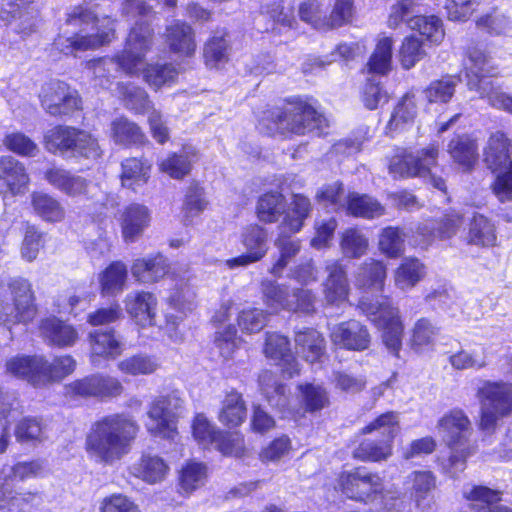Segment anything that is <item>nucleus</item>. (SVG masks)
Returning a JSON list of instances; mask_svg holds the SVG:
<instances>
[{"instance_id": "1", "label": "nucleus", "mask_w": 512, "mask_h": 512, "mask_svg": "<svg viewBox=\"0 0 512 512\" xmlns=\"http://www.w3.org/2000/svg\"><path fill=\"white\" fill-rule=\"evenodd\" d=\"M257 128L268 137L283 140L307 135L324 138L329 134L330 120L316 97L292 94L265 109Z\"/></svg>"}, {"instance_id": "2", "label": "nucleus", "mask_w": 512, "mask_h": 512, "mask_svg": "<svg viewBox=\"0 0 512 512\" xmlns=\"http://www.w3.org/2000/svg\"><path fill=\"white\" fill-rule=\"evenodd\" d=\"M139 431V424L130 415L123 412L107 414L92 422L84 449L90 459L112 465L130 452Z\"/></svg>"}, {"instance_id": "3", "label": "nucleus", "mask_w": 512, "mask_h": 512, "mask_svg": "<svg viewBox=\"0 0 512 512\" xmlns=\"http://www.w3.org/2000/svg\"><path fill=\"white\" fill-rule=\"evenodd\" d=\"M437 429L449 454L441 462L442 473L451 479H457L468 466L471 457L478 453V444L473 440L472 422L467 413L454 407L445 412L437 421Z\"/></svg>"}, {"instance_id": "4", "label": "nucleus", "mask_w": 512, "mask_h": 512, "mask_svg": "<svg viewBox=\"0 0 512 512\" xmlns=\"http://www.w3.org/2000/svg\"><path fill=\"white\" fill-rule=\"evenodd\" d=\"M5 367L14 377L27 381L35 388H42L72 375L77 362L69 354L56 355L51 360L44 355H16L6 361Z\"/></svg>"}, {"instance_id": "5", "label": "nucleus", "mask_w": 512, "mask_h": 512, "mask_svg": "<svg viewBox=\"0 0 512 512\" xmlns=\"http://www.w3.org/2000/svg\"><path fill=\"white\" fill-rule=\"evenodd\" d=\"M357 307L359 311L380 332L383 345L395 358H400L405 334V324L400 308L390 295L362 297Z\"/></svg>"}, {"instance_id": "6", "label": "nucleus", "mask_w": 512, "mask_h": 512, "mask_svg": "<svg viewBox=\"0 0 512 512\" xmlns=\"http://www.w3.org/2000/svg\"><path fill=\"white\" fill-rule=\"evenodd\" d=\"M381 431L380 439H362L352 450V458L363 463H380L387 461L394 450V442L401 431L399 415L396 411H385L361 429L358 434L366 436Z\"/></svg>"}, {"instance_id": "7", "label": "nucleus", "mask_w": 512, "mask_h": 512, "mask_svg": "<svg viewBox=\"0 0 512 512\" xmlns=\"http://www.w3.org/2000/svg\"><path fill=\"white\" fill-rule=\"evenodd\" d=\"M43 146L47 152L61 157H74L97 161L104 151L98 138L77 126L56 124L46 131Z\"/></svg>"}, {"instance_id": "8", "label": "nucleus", "mask_w": 512, "mask_h": 512, "mask_svg": "<svg viewBox=\"0 0 512 512\" xmlns=\"http://www.w3.org/2000/svg\"><path fill=\"white\" fill-rule=\"evenodd\" d=\"M475 396L480 404L477 429L485 436L494 435L499 422L512 416V382L484 380Z\"/></svg>"}, {"instance_id": "9", "label": "nucleus", "mask_w": 512, "mask_h": 512, "mask_svg": "<svg viewBox=\"0 0 512 512\" xmlns=\"http://www.w3.org/2000/svg\"><path fill=\"white\" fill-rule=\"evenodd\" d=\"M483 162L495 176L491 192L501 202L512 201V140L507 133L495 131L483 148Z\"/></svg>"}, {"instance_id": "10", "label": "nucleus", "mask_w": 512, "mask_h": 512, "mask_svg": "<svg viewBox=\"0 0 512 512\" xmlns=\"http://www.w3.org/2000/svg\"><path fill=\"white\" fill-rule=\"evenodd\" d=\"M7 287L11 301L0 303V323L10 330L33 324L39 315V304L31 281L14 277L8 281Z\"/></svg>"}, {"instance_id": "11", "label": "nucleus", "mask_w": 512, "mask_h": 512, "mask_svg": "<svg viewBox=\"0 0 512 512\" xmlns=\"http://www.w3.org/2000/svg\"><path fill=\"white\" fill-rule=\"evenodd\" d=\"M191 435L200 448H214L224 457L242 458L247 453L245 436L242 433L218 428L204 413L193 416Z\"/></svg>"}, {"instance_id": "12", "label": "nucleus", "mask_w": 512, "mask_h": 512, "mask_svg": "<svg viewBox=\"0 0 512 512\" xmlns=\"http://www.w3.org/2000/svg\"><path fill=\"white\" fill-rule=\"evenodd\" d=\"M333 489L348 500L367 504L383 496L385 481L376 471L365 466H354L336 474Z\"/></svg>"}, {"instance_id": "13", "label": "nucleus", "mask_w": 512, "mask_h": 512, "mask_svg": "<svg viewBox=\"0 0 512 512\" xmlns=\"http://www.w3.org/2000/svg\"><path fill=\"white\" fill-rule=\"evenodd\" d=\"M155 31L148 20H137L129 29L122 50L114 54L113 62L129 76L138 75L139 66L154 44Z\"/></svg>"}, {"instance_id": "14", "label": "nucleus", "mask_w": 512, "mask_h": 512, "mask_svg": "<svg viewBox=\"0 0 512 512\" xmlns=\"http://www.w3.org/2000/svg\"><path fill=\"white\" fill-rule=\"evenodd\" d=\"M124 386L120 379L105 373H92L76 378L63 387V396L69 402L90 399L111 400L122 396Z\"/></svg>"}, {"instance_id": "15", "label": "nucleus", "mask_w": 512, "mask_h": 512, "mask_svg": "<svg viewBox=\"0 0 512 512\" xmlns=\"http://www.w3.org/2000/svg\"><path fill=\"white\" fill-rule=\"evenodd\" d=\"M40 103L46 113L56 118L73 117L83 110L79 91L61 80L47 84L40 95Z\"/></svg>"}, {"instance_id": "16", "label": "nucleus", "mask_w": 512, "mask_h": 512, "mask_svg": "<svg viewBox=\"0 0 512 512\" xmlns=\"http://www.w3.org/2000/svg\"><path fill=\"white\" fill-rule=\"evenodd\" d=\"M147 416L154 425L149 429L152 436L174 441L178 435L179 416L172 409L170 394L158 395L149 403Z\"/></svg>"}, {"instance_id": "17", "label": "nucleus", "mask_w": 512, "mask_h": 512, "mask_svg": "<svg viewBox=\"0 0 512 512\" xmlns=\"http://www.w3.org/2000/svg\"><path fill=\"white\" fill-rule=\"evenodd\" d=\"M37 330L42 341L50 348H71L80 339L74 324L54 314L42 317L38 321Z\"/></svg>"}, {"instance_id": "18", "label": "nucleus", "mask_w": 512, "mask_h": 512, "mask_svg": "<svg viewBox=\"0 0 512 512\" xmlns=\"http://www.w3.org/2000/svg\"><path fill=\"white\" fill-rule=\"evenodd\" d=\"M264 336L262 349L264 356L281 367V374L284 378L291 379L298 376L300 368L291 350L289 338L272 331H267Z\"/></svg>"}, {"instance_id": "19", "label": "nucleus", "mask_w": 512, "mask_h": 512, "mask_svg": "<svg viewBox=\"0 0 512 512\" xmlns=\"http://www.w3.org/2000/svg\"><path fill=\"white\" fill-rule=\"evenodd\" d=\"M267 239L264 227L257 223L247 225L241 234V243L246 252L226 260V265L233 269L261 261L268 252Z\"/></svg>"}, {"instance_id": "20", "label": "nucleus", "mask_w": 512, "mask_h": 512, "mask_svg": "<svg viewBox=\"0 0 512 512\" xmlns=\"http://www.w3.org/2000/svg\"><path fill=\"white\" fill-rule=\"evenodd\" d=\"M118 222L124 243L131 244L143 237L152 222V212L143 203L131 202L119 212Z\"/></svg>"}, {"instance_id": "21", "label": "nucleus", "mask_w": 512, "mask_h": 512, "mask_svg": "<svg viewBox=\"0 0 512 512\" xmlns=\"http://www.w3.org/2000/svg\"><path fill=\"white\" fill-rule=\"evenodd\" d=\"M335 346L347 351L362 352L371 345V334L368 327L355 319L336 324L330 333Z\"/></svg>"}, {"instance_id": "22", "label": "nucleus", "mask_w": 512, "mask_h": 512, "mask_svg": "<svg viewBox=\"0 0 512 512\" xmlns=\"http://www.w3.org/2000/svg\"><path fill=\"white\" fill-rule=\"evenodd\" d=\"M327 273L322 283L324 300L328 305L339 307L349 301L351 287L345 265L334 260L325 266Z\"/></svg>"}, {"instance_id": "23", "label": "nucleus", "mask_w": 512, "mask_h": 512, "mask_svg": "<svg viewBox=\"0 0 512 512\" xmlns=\"http://www.w3.org/2000/svg\"><path fill=\"white\" fill-rule=\"evenodd\" d=\"M130 319L140 328L156 325L158 299L150 291L139 290L128 294L124 300Z\"/></svg>"}, {"instance_id": "24", "label": "nucleus", "mask_w": 512, "mask_h": 512, "mask_svg": "<svg viewBox=\"0 0 512 512\" xmlns=\"http://www.w3.org/2000/svg\"><path fill=\"white\" fill-rule=\"evenodd\" d=\"M164 42L168 50L180 58H193L197 41L193 27L184 20H174L165 27Z\"/></svg>"}, {"instance_id": "25", "label": "nucleus", "mask_w": 512, "mask_h": 512, "mask_svg": "<svg viewBox=\"0 0 512 512\" xmlns=\"http://www.w3.org/2000/svg\"><path fill=\"white\" fill-rule=\"evenodd\" d=\"M152 163L144 156H130L120 162L118 178L122 188L133 193L147 185L151 179Z\"/></svg>"}, {"instance_id": "26", "label": "nucleus", "mask_w": 512, "mask_h": 512, "mask_svg": "<svg viewBox=\"0 0 512 512\" xmlns=\"http://www.w3.org/2000/svg\"><path fill=\"white\" fill-rule=\"evenodd\" d=\"M465 242L481 249L497 247L498 232L495 221L483 213L474 212L467 224Z\"/></svg>"}, {"instance_id": "27", "label": "nucleus", "mask_w": 512, "mask_h": 512, "mask_svg": "<svg viewBox=\"0 0 512 512\" xmlns=\"http://www.w3.org/2000/svg\"><path fill=\"white\" fill-rule=\"evenodd\" d=\"M247 414L248 408L243 394L235 388L226 391L217 412V419L225 430L231 431L241 427L247 419Z\"/></svg>"}, {"instance_id": "28", "label": "nucleus", "mask_w": 512, "mask_h": 512, "mask_svg": "<svg viewBox=\"0 0 512 512\" xmlns=\"http://www.w3.org/2000/svg\"><path fill=\"white\" fill-rule=\"evenodd\" d=\"M447 152L463 172H472L479 161L478 143L467 133L454 135L447 145Z\"/></svg>"}, {"instance_id": "29", "label": "nucleus", "mask_w": 512, "mask_h": 512, "mask_svg": "<svg viewBox=\"0 0 512 512\" xmlns=\"http://www.w3.org/2000/svg\"><path fill=\"white\" fill-rule=\"evenodd\" d=\"M463 498L474 512H512V507L500 504L503 492L486 485H473Z\"/></svg>"}, {"instance_id": "30", "label": "nucleus", "mask_w": 512, "mask_h": 512, "mask_svg": "<svg viewBox=\"0 0 512 512\" xmlns=\"http://www.w3.org/2000/svg\"><path fill=\"white\" fill-rule=\"evenodd\" d=\"M467 57L471 63V66L466 69L468 83L482 93L485 91L484 80L499 76L498 66L491 62L489 55L484 50L476 47L467 50Z\"/></svg>"}, {"instance_id": "31", "label": "nucleus", "mask_w": 512, "mask_h": 512, "mask_svg": "<svg viewBox=\"0 0 512 512\" xmlns=\"http://www.w3.org/2000/svg\"><path fill=\"white\" fill-rule=\"evenodd\" d=\"M464 223L462 214L451 211L433 220L432 226L423 225L418 228V234L426 245L435 240H448L457 235Z\"/></svg>"}, {"instance_id": "32", "label": "nucleus", "mask_w": 512, "mask_h": 512, "mask_svg": "<svg viewBox=\"0 0 512 512\" xmlns=\"http://www.w3.org/2000/svg\"><path fill=\"white\" fill-rule=\"evenodd\" d=\"M169 269L166 257L159 252L137 258L131 265L133 277L143 284L157 283L169 273Z\"/></svg>"}, {"instance_id": "33", "label": "nucleus", "mask_w": 512, "mask_h": 512, "mask_svg": "<svg viewBox=\"0 0 512 512\" xmlns=\"http://www.w3.org/2000/svg\"><path fill=\"white\" fill-rule=\"evenodd\" d=\"M417 96L414 90L405 92L393 108L391 116L386 124V134L394 137L395 134L411 126L417 117Z\"/></svg>"}, {"instance_id": "34", "label": "nucleus", "mask_w": 512, "mask_h": 512, "mask_svg": "<svg viewBox=\"0 0 512 512\" xmlns=\"http://www.w3.org/2000/svg\"><path fill=\"white\" fill-rule=\"evenodd\" d=\"M231 43L226 28L216 29L204 42L202 58L206 67L219 69L230 60Z\"/></svg>"}, {"instance_id": "35", "label": "nucleus", "mask_w": 512, "mask_h": 512, "mask_svg": "<svg viewBox=\"0 0 512 512\" xmlns=\"http://www.w3.org/2000/svg\"><path fill=\"white\" fill-rule=\"evenodd\" d=\"M115 20H109L108 25L98 29L93 34L82 35L75 33L66 38V54H74L78 51L96 50L110 44L116 38Z\"/></svg>"}, {"instance_id": "36", "label": "nucleus", "mask_w": 512, "mask_h": 512, "mask_svg": "<svg viewBox=\"0 0 512 512\" xmlns=\"http://www.w3.org/2000/svg\"><path fill=\"white\" fill-rule=\"evenodd\" d=\"M30 182L25 165L10 155L0 156V183L12 195L19 194Z\"/></svg>"}, {"instance_id": "37", "label": "nucleus", "mask_w": 512, "mask_h": 512, "mask_svg": "<svg viewBox=\"0 0 512 512\" xmlns=\"http://www.w3.org/2000/svg\"><path fill=\"white\" fill-rule=\"evenodd\" d=\"M47 182L70 197L86 195L89 188V180L72 174L70 171L61 167H50L45 171Z\"/></svg>"}, {"instance_id": "38", "label": "nucleus", "mask_w": 512, "mask_h": 512, "mask_svg": "<svg viewBox=\"0 0 512 512\" xmlns=\"http://www.w3.org/2000/svg\"><path fill=\"white\" fill-rule=\"evenodd\" d=\"M110 136L115 144L125 148L143 147L148 143L142 128L125 116H119L112 120Z\"/></svg>"}, {"instance_id": "39", "label": "nucleus", "mask_w": 512, "mask_h": 512, "mask_svg": "<svg viewBox=\"0 0 512 512\" xmlns=\"http://www.w3.org/2000/svg\"><path fill=\"white\" fill-rule=\"evenodd\" d=\"M91 354L98 358L115 359L122 354L123 344L114 328L96 329L89 333Z\"/></svg>"}, {"instance_id": "40", "label": "nucleus", "mask_w": 512, "mask_h": 512, "mask_svg": "<svg viewBox=\"0 0 512 512\" xmlns=\"http://www.w3.org/2000/svg\"><path fill=\"white\" fill-rule=\"evenodd\" d=\"M346 214L354 218L373 220L386 214L385 206L366 193L351 192L346 197Z\"/></svg>"}, {"instance_id": "41", "label": "nucleus", "mask_w": 512, "mask_h": 512, "mask_svg": "<svg viewBox=\"0 0 512 512\" xmlns=\"http://www.w3.org/2000/svg\"><path fill=\"white\" fill-rule=\"evenodd\" d=\"M387 279V265L383 260L369 258L361 263L356 273V285L363 291L382 292Z\"/></svg>"}, {"instance_id": "42", "label": "nucleus", "mask_w": 512, "mask_h": 512, "mask_svg": "<svg viewBox=\"0 0 512 512\" xmlns=\"http://www.w3.org/2000/svg\"><path fill=\"white\" fill-rule=\"evenodd\" d=\"M439 146L437 143H431L422 148L418 155H414L415 168L419 171L417 178H429L430 184L443 194H447L448 189L446 180L442 176L432 173V168L438 165Z\"/></svg>"}, {"instance_id": "43", "label": "nucleus", "mask_w": 512, "mask_h": 512, "mask_svg": "<svg viewBox=\"0 0 512 512\" xmlns=\"http://www.w3.org/2000/svg\"><path fill=\"white\" fill-rule=\"evenodd\" d=\"M128 278L127 265L115 260L110 262L99 274V292L103 297L116 296L121 293Z\"/></svg>"}, {"instance_id": "44", "label": "nucleus", "mask_w": 512, "mask_h": 512, "mask_svg": "<svg viewBox=\"0 0 512 512\" xmlns=\"http://www.w3.org/2000/svg\"><path fill=\"white\" fill-rule=\"evenodd\" d=\"M294 340L305 360L310 363L318 362L326 352L324 335L313 327L295 332Z\"/></svg>"}, {"instance_id": "45", "label": "nucleus", "mask_w": 512, "mask_h": 512, "mask_svg": "<svg viewBox=\"0 0 512 512\" xmlns=\"http://www.w3.org/2000/svg\"><path fill=\"white\" fill-rule=\"evenodd\" d=\"M34 214L47 223H59L65 219V208L56 197L49 193L34 191L31 194Z\"/></svg>"}, {"instance_id": "46", "label": "nucleus", "mask_w": 512, "mask_h": 512, "mask_svg": "<svg viewBox=\"0 0 512 512\" xmlns=\"http://www.w3.org/2000/svg\"><path fill=\"white\" fill-rule=\"evenodd\" d=\"M394 40L391 36L377 39L375 47L366 63L367 72L374 75L386 76L392 70Z\"/></svg>"}, {"instance_id": "47", "label": "nucleus", "mask_w": 512, "mask_h": 512, "mask_svg": "<svg viewBox=\"0 0 512 512\" xmlns=\"http://www.w3.org/2000/svg\"><path fill=\"white\" fill-rule=\"evenodd\" d=\"M439 335L440 327L432 319L421 317L410 330L409 347L415 352H422L433 347Z\"/></svg>"}, {"instance_id": "48", "label": "nucleus", "mask_w": 512, "mask_h": 512, "mask_svg": "<svg viewBox=\"0 0 512 512\" xmlns=\"http://www.w3.org/2000/svg\"><path fill=\"white\" fill-rule=\"evenodd\" d=\"M410 29L417 32L425 45L438 46L445 37L442 20L436 15H415Z\"/></svg>"}, {"instance_id": "49", "label": "nucleus", "mask_w": 512, "mask_h": 512, "mask_svg": "<svg viewBox=\"0 0 512 512\" xmlns=\"http://www.w3.org/2000/svg\"><path fill=\"white\" fill-rule=\"evenodd\" d=\"M311 212L312 203L310 199L304 194L295 193L291 197L290 207L283 217L282 224L290 232L298 233Z\"/></svg>"}, {"instance_id": "50", "label": "nucleus", "mask_w": 512, "mask_h": 512, "mask_svg": "<svg viewBox=\"0 0 512 512\" xmlns=\"http://www.w3.org/2000/svg\"><path fill=\"white\" fill-rule=\"evenodd\" d=\"M285 197L277 190H269L261 194L256 202L255 214L264 224L278 221L284 207Z\"/></svg>"}, {"instance_id": "51", "label": "nucleus", "mask_w": 512, "mask_h": 512, "mask_svg": "<svg viewBox=\"0 0 512 512\" xmlns=\"http://www.w3.org/2000/svg\"><path fill=\"white\" fill-rule=\"evenodd\" d=\"M424 41L411 33L403 37L397 50V58L403 70H411L426 56Z\"/></svg>"}, {"instance_id": "52", "label": "nucleus", "mask_w": 512, "mask_h": 512, "mask_svg": "<svg viewBox=\"0 0 512 512\" xmlns=\"http://www.w3.org/2000/svg\"><path fill=\"white\" fill-rule=\"evenodd\" d=\"M426 265L415 256L404 257L394 271L397 285L406 288L415 287L426 276Z\"/></svg>"}, {"instance_id": "53", "label": "nucleus", "mask_w": 512, "mask_h": 512, "mask_svg": "<svg viewBox=\"0 0 512 512\" xmlns=\"http://www.w3.org/2000/svg\"><path fill=\"white\" fill-rule=\"evenodd\" d=\"M205 190L198 182H192L184 195L182 204V222L191 225L193 218L199 216L208 206Z\"/></svg>"}, {"instance_id": "54", "label": "nucleus", "mask_w": 512, "mask_h": 512, "mask_svg": "<svg viewBox=\"0 0 512 512\" xmlns=\"http://www.w3.org/2000/svg\"><path fill=\"white\" fill-rule=\"evenodd\" d=\"M405 232L399 226L384 227L378 237V249L388 259L400 258L405 250Z\"/></svg>"}, {"instance_id": "55", "label": "nucleus", "mask_w": 512, "mask_h": 512, "mask_svg": "<svg viewBox=\"0 0 512 512\" xmlns=\"http://www.w3.org/2000/svg\"><path fill=\"white\" fill-rule=\"evenodd\" d=\"M261 294L263 303L273 311H287L291 291L289 288L275 280L261 282Z\"/></svg>"}, {"instance_id": "56", "label": "nucleus", "mask_w": 512, "mask_h": 512, "mask_svg": "<svg viewBox=\"0 0 512 512\" xmlns=\"http://www.w3.org/2000/svg\"><path fill=\"white\" fill-rule=\"evenodd\" d=\"M144 81L155 89L171 85L178 77V71L171 63H147L142 69Z\"/></svg>"}, {"instance_id": "57", "label": "nucleus", "mask_w": 512, "mask_h": 512, "mask_svg": "<svg viewBox=\"0 0 512 512\" xmlns=\"http://www.w3.org/2000/svg\"><path fill=\"white\" fill-rule=\"evenodd\" d=\"M298 391L301 393L302 405L307 413L320 412L330 405L329 393L322 385L314 383L299 384Z\"/></svg>"}, {"instance_id": "58", "label": "nucleus", "mask_w": 512, "mask_h": 512, "mask_svg": "<svg viewBox=\"0 0 512 512\" xmlns=\"http://www.w3.org/2000/svg\"><path fill=\"white\" fill-rule=\"evenodd\" d=\"M457 81L455 76L446 74L440 79L432 80L423 90L430 104H446L455 94Z\"/></svg>"}, {"instance_id": "59", "label": "nucleus", "mask_w": 512, "mask_h": 512, "mask_svg": "<svg viewBox=\"0 0 512 512\" xmlns=\"http://www.w3.org/2000/svg\"><path fill=\"white\" fill-rule=\"evenodd\" d=\"M260 13L276 28H293L296 24L294 7L284 6L283 0H273L260 7Z\"/></svg>"}, {"instance_id": "60", "label": "nucleus", "mask_w": 512, "mask_h": 512, "mask_svg": "<svg viewBox=\"0 0 512 512\" xmlns=\"http://www.w3.org/2000/svg\"><path fill=\"white\" fill-rule=\"evenodd\" d=\"M258 384L266 401L274 407L286 406V386L275 381L274 373L270 370H263L258 376Z\"/></svg>"}, {"instance_id": "61", "label": "nucleus", "mask_w": 512, "mask_h": 512, "mask_svg": "<svg viewBox=\"0 0 512 512\" xmlns=\"http://www.w3.org/2000/svg\"><path fill=\"white\" fill-rule=\"evenodd\" d=\"M168 469L167 463L158 455L142 454L136 464L137 475L151 484L161 481Z\"/></svg>"}, {"instance_id": "62", "label": "nucleus", "mask_w": 512, "mask_h": 512, "mask_svg": "<svg viewBox=\"0 0 512 512\" xmlns=\"http://www.w3.org/2000/svg\"><path fill=\"white\" fill-rule=\"evenodd\" d=\"M340 247L344 255L357 259L367 253L369 240L357 226L349 227L341 234Z\"/></svg>"}, {"instance_id": "63", "label": "nucleus", "mask_w": 512, "mask_h": 512, "mask_svg": "<svg viewBox=\"0 0 512 512\" xmlns=\"http://www.w3.org/2000/svg\"><path fill=\"white\" fill-rule=\"evenodd\" d=\"M45 233L38 229L35 224L25 222L24 235L21 244V256L27 262L34 261L41 248L44 247Z\"/></svg>"}, {"instance_id": "64", "label": "nucleus", "mask_w": 512, "mask_h": 512, "mask_svg": "<svg viewBox=\"0 0 512 512\" xmlns=\"http://www.w3.org/2000/svg\"><path fill=\"white\" fill-rule=\"evenodd\" d=\"M414 165V154L406 149H399L390 157L388 169L394 177L417 178L419 171Z\"/></svg>"}]
</instances>
